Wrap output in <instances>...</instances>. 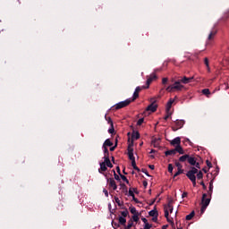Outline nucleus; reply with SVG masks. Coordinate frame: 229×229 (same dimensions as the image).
<instances>
[{
    "label": "nucleus",
    "instance_id": "1",
    "mask_svg": "<svg viewBox=\"0 0 229 229\" xmlns=\"http://www.w3.org/2000/svg\"><path fill=\"white\" fill-rule=\"evenodd\" d=\"M127 151H128L129 159L131 161V165L134 171H138V173H140V169L138 168L137 163L135 162V156H133V143H130L128 145Z\"/></svg>",
    "mask_w": 229,
    "mask_h": 229
},
{
    "label": "nucleus",
    "instance_id": "2",
    "mask_svg": "<svg viewBox=\"0 0 229 229\" xmlns=\"http://www.w3.org/2000/svg\"><path fill=\"white\" fill-rule=\"evenodd\" d=\"M182 89H185V86L180 83L179 81H176L166 88V92H182Z\"/></svg>",
    "mask_w": 229,
    "mask_h": 229
},
{
    "label": "nucleus",
    "instance_id": "3",
    "mask_svg": "<svg viewBox=\"0 0 229 229\" xmlns=\"http://www.w3.org/2000/svg\"><path fill=\"white\" fill-rule=\"evenodd\" d=\"M196 174H198V168L192 167L188 173L186 174L187 178L191 180L192 182L193 187H196Z\"/></svg>",
    "mask_w": 229,
    "mask_h": 229
},
{
    "label": "nucleus",
    "instance_id": "4",
    "mask_svg": "<svg viewBox=\"0 0 229 229\" xmlns=\"http://www.w3.org/2000/svg\"><path fill=\"white\" fill-rule=\"evenodd\" d=\"M211 198L212 197L207 198V193H204L202 195L200 214H205V210H207V207L210 205Z\"/></svg>",
    "mask_w": 229,
    "mask_h": 229
},
{
    "label": "nucleus",
    "instance_id": "5",
    "mask_svg": "<svg viewBox=\"0 0 229 229\" xmlns=\"http://www.w3.org/2000/svg\"><path fill=\"white\" fill-rule=\"evenodd\" d=\"M131 103V100L127 98L124 101H122V102H119L118 104H115L113 106V110H121V108H126V106H128Z\"/></svg>",
    "mask_w": 229,
    "mask_h": 229
},
{
    "label": "nucleus",
    "instance_id": "6",
    "mask_svg": "<svg viewBox=\"0 0 229 229\" xmlns=\"http://www.w3.org/2000/svg\"><path fill=\"white\" fill-rule=\"evenodd\" d=\"M173 200H169L167 205H165L164 210H165V217H167L169 214H173Z\"/></svg>",
    "mask_w": 229,
    "mask_h": 229
},
{
    "label": "nucleus",
    "instance_id": "7",
    "mask_svg": "<svg viewBox=\"0 0 229 229\" xmlns=\"http://www.w3.org/2000/svg\"><path fill=\"white\" fill-rule=\"evenodd\" d=\"M107 185L109 191H117V182H115V179L107 178Z\"/></svg>",
    "mask_w": 229,
    "mask_h": 229
},
{
    "label": "nucleus",
    "instance_id": "8",
    "mask_svg": "<svg viewBox=\"0 0 229 229\" xmlns=\"http://www.w3.org/2000/svg\"><path fill=\"white\" fill-rule=\"evenodd\" d=\"M188 163L190 164V165H195L197 169H200L198 158L189 156Z\"/></svg>",
    "mask_w": 229,
    "mask_h": 229
},
{
    "label": "nucleus",
    "instance_id": "9",
    "mask_svg": "<svg viewBox=\"0 0 229 229\" xmlns=\"http://www.w3.org/2000/svg\"><path fill=\"white\" fill-rule=\"evenodd\" d=\"M183 124H185V121L183 120H177L175 121V125L172 126L173 131H178L181 128H183Z\"/></svg>",
    "mask_w": 229,
    "mask_h": 229
},
{
    "label": "nucleus",
    "instance_id": "10",
    "mask_svg": "<svg viewBox=\"0 0 229 229\" xmlns=\"http://www.w3.org/2000/svg\"><path fill=\"white\" fill-rule=\"evenodd\" d=\"M157 78V73H151L147 77V89H149V85H151V83H153Z\"/></svg>",
    "mask_w": 229,
    "mask_h": 229
},
{
    "label": "nucleus",
    "instance_id": "11",
    "mask_svg": "<svg viewBox=\"0 0 229 229\" xmlns=\"http://www.w3.org/2000/svg\"><path fill=\"white\" fill-rule=\"evenodd\" d=\"M157 108H158V105L157 103L152 102L148 107L146 108L147 112H157Z\"/></svg>",
    "mask_w": 229,
    "mask_h": 229
},
{
    "label": "nucleus",
    "instance_id": "12",
    "mask_svg": "<svg viewBox=\"0 0 229 229\" xmlns=\"http://www.w3.org/2000/svg\"><path fill=\"white\" fill-rule=\"evenodd\" d=\"M192 80H194V77H182L181 80H178V81H180V83H183V85H187V83H191V81H192Z\"/></svg>",
    "mask_w": 229,
    "mask_h": 229
},
{
    "label": "nucleus",
    "instance_id": "13",
    "mask_svg": "<svg viewBox=\"0 0 229 229\" xmlns=\"http://www.w3.org/2000/svg\"><path fill=\"white\" fill-rule=\"evenodd\" d=\"M139 139H140V133H139V131L132 132L131 142V144L132 143V147H133V140H139Z\"/></svg>",
    "mask_w": 229,
    "mask_h": 229
},
{
    "label": "nucleus",
    "instance_id": "14",
    "mask_svg": "<svg viewBox=\"0 0 229 229\" xmlns=\"http://www.w3.org/2000/svg\"><path fill=\"white\" fill-rule=\"evenodd\" d=\"M180 144H182V140L180 137H177L171 141L172 146H180Z\"/></svg>",
    "mask_w": 229,
    "mask_h": 229
},
{
    "label": "nucleus",
    "instance_id": "15",
    "mask_svg": "<svg viewBox=\"0 0 229 229\" xmlns=\"http://www.w3.org/2000/svg\"><path fill=\"white\" fill-rule=\"evenodd\" d=\"M104 158H105L104 163L107 167H110V168L114 167V165H112V162H110V157L108 156H105Z\"/></svg>",
    "mask_w": 229,
    "mask_h": 229
},
{
    "label": "nucleus",
    "instance_id": "16",
    "mask_svg": "<svg viewBox=\"0 0 229 229\" xmlns=\"http://www.w3.org/2000/svg\"><path fill=\"white\" fill-rule=\"evenodd\" d=\"M214 191V181H210L209 182V190L208 191V195L209 198H212V192Z\"/></svg>",
    "mask_w": 229,
    "mask_h": 229
},
{
    "label": "nucleus",
    "instance_id": "17",
    "mask_svg": "<svg viewBox=\"0 0 229 229\" xmlns=\"http://www.w3.org/2000/svg\"><path fill=\"white\" fill-rule=\"evenodd\" d=\"M173 103H174V98H170L166 104V112H171V106H173Z\"/></svg>",
    "mask_w": 229,
    "mask_h": 229
},
{
    "label": "nucleus",
    "instance_id": "18",
    "mask_svg": "<svg viewBox=\"0 0 229 229\" xmlns=\"http://www.w3.org/2000/svg\"><path fill=\"white\" fill-rule=\"evenodd\" d=\"M118 223H119V225H121V226H126V217L119 216Z\"/></svg>",
    "mask_w": 229,
    "mask_h": 229
},
{
    "label": "nucleus",
    "instance_id": "19",
    "mask_svg": "<svg viewBox=\"0 0 229 229\" xmlns=\"http://www.w3.org/2000/svg\"><path fill=\"white\" fill-rule=\"evenodd\" d=\"M132 226H135V224H134L133 220L131 218L128 221L127 225H125L124 229H131Z\"/></svg>",
    "mask_w": 229,
    "mask_h": 229
},
{
    "label": "nucleus",
    "instance_id": "20",
    "mask_svg": "<svg viewBox=\"0 0 229 229\" xmlns=\"http://www.w3.org/2000/svg\"><path fill=\"white\" fill-rule=\"evenodd\" d=\"M175 153H179L180 155H183V153H185V151H183V148H182V146L177 145L174 148Z\"/></svg>",
    "mask_w": 229,
    "mask_h": 229
},
{
    "label": "nucleus",
    "instance_id": "21",
    "mask_svg": "<svg viewBox=\"0 0 229 229\" xmlns=\"http://www.w3.org/2000/svg\"><path fill=\"white\" fill-rule=\"evenodd\" d=\"M140 213H136V215H132V217L131 218L134 223H139L140 217Z\"/></svg>",
    "mask_w": 229,
    "mask_h": 229
},
{
    "label": "nucleus",
    "instance_id": "22",
    "mask_svg": "<svg viewBox=\"0 0 229 229\" xmlns=\"http://www.w3.org/2000/svg\"><path fill=\"white\" fill-rule=\"evenodd\" d=\"M106 146L110 148V147L114 146V142H112V140H110V139H107L105 140V142L103 144V148H105V147L106 148Z\"/></svg>",
    "mask_w": 229,
    "mask_h": 229
},
{
    "label": "nucleus",
    "instance_id": "23",
    "mask_svg": "<svg viewBox=\"0 0 229 229\" xmlns=\"http://www.w3.org/2000/svg\"><path fill=\"white\" fill-rule=\"evenodd\" d=\"M148 216H150V217H155L158 216V211L157 210V208H154L148 212Z\"/></svg>",
    "mask_w": 229,
    "mask_h": 229
},
{
    "label": "nucleus",
    "instance_id": "24",
    "mask_svg": "<svg viewBox=\"0 0 229 229\" xmlns=\"http://www.w3.org/2000/svg\"><path fill=\"white\" fill-rule=\"evenodd\" d=\"M114 201L118 205V207H124V202L120 200L119 197H114Z\"/></svg>",
    "mask_w": 229,
    "mask_h": 229
},
{
    "label": "nucleus",
    "instance_id": "25",
    "mask_svg": "<svg viewBox=\"0 0 229 229\" xmlns=\"http://www.w3.org/2000/svg\"><path fill=\"white\" fill-rule=\"evenodd\" d=\"M106 164H105L104 162L100 163V168H99V173H105V171H106Z\"/></svg>",
    "mask_w": 229,
    "mask_h": 229
},
{
    "label": "nucleus",
    "instance_id": "26",
    "mask_svg": "<svg viewBox=\"0 0 229 229\" xmlns=\"http://www.w3.org/2000/svg\"><path fill=\"white\" fill-rule=\"evenodd\" d=\"M217 35V30H212L208 35V40H214V37Z\"/></svg>",
    "mask_w": 229,
    "mask_h": 229
},
{
    "label": "nucleus",
    "instance_id": "27",
    "mask_svg": "<svg viewBox=\"0 0 229 229\" xmlns=\"http://www.w3.org/2000/svg\"><path fill=\"white\" fill-rule=\"evenodd\" d=\"M204 64L207 67L208 72H210V62L208 61V59L207 57L204 58Z\"/></svg>",
    "mask_w": 229,
    "mask_h": 229
},
{
    "label": "nucleus",
    "instance_id": "28",
    "mask_svg": "<svg viewBox=\"0 0 229 229\" xmlns=\"http://www.w3.org/2000/svg\"><path fill=\"white\" fill-rule=\"evenodd\" d=\"M186 160L189 161V154H185L179 157V162H185Z\"/></svg>",
    "mask_w": 229,
    "mask_h": 229
},
{
    "label": "nucleus",
    "instance_id": "29",
    "mask_svg": "<svg viewBox=\"0 0 229 229\" xmlns=\"http://www.w3.org/2000/svg\"><path fill=\"white\" fill-rule=\"evenodd\" d=\"M165 157H169L171 155H176V150L174 148L171 149V150H167L165 152Z\"/></svg>",
    "mask_w": 229,
    "mask_h": 229
},
{
    "label": "nucleus",
    "instance_id": "30",
    "mask_svg": "<svg viewBox=\"0 0 229 229\" xmlns=\"http://www.w3.org/2000/svg\"><path fill=\"white\" fill-rule=\"evenodd\" d=\"M129 210H130L131 214H132L133 216L140 214L139 211H137V208L135 207L129 208Z\"/></svg>",
    "mask_w": 229,
    "mask_h": 229
},
{
    "label": "nucleus",
    "instance_id": "31",
    "mask_svg": "<svg viewBox=\"0 0 229 229\" xmlns=\"http://www.w3.org/2000/svg\"><path fill=\"white\" fill-rule=\"evenodd\" d=\"M138 98H139V92L134 91L132 98L128 99H130L131 103H133V101H135V99H137Z\"/></svg>",
    "mask_w": 229,
    "mask_h": 229
},
{
    "label": "nucleus",
    "instance_id": "32",
    "mask_svg": "<svg viewBox=\"0 0 229 229\" xmlns=\"http://www.w3.org/2000/svg\"><path fill=\"white\" fill-rule=\"evenodd\" d=\"M135 188L131 189L130 188L129 189V196H131L132 198V199H135Z\"/></svg>",
    "mask_w": 229,
    "mask_h": 229
},
{
    "label": "nucleus",
    "instance_id": "33",
    "mask_svg": "<svg viewBox=\"0 0 229 229\" xmlns=\"http://www.w3.org/2000/svg\"><path fill=\"white\" fill-rule=\"evenodd\" d=\"M196 213L194 211H191V214L186 216V221H191V219H192V217H194Z\"/></svg>",
    "mask_w": 229,
    "mask_h": 229
},
{
    "label": "nucleus",
    "instance_id": "34",
    "mask_svg": "<svg viewBox=\"0 0 229 229\" xmlns=\"http://www.w3.org/2000/svg\"><path fill=\"white\" fill-rule=\"evenodd\" d=\"M151 146H153V148H158V146H160V144L158 143V140L155 139L151 141Z\"/></svg>",
    "mask_w": 229,
    "mask_h": 229
},
{
    "label": "nucleus",
    "instance_id": "35",
    "mask_svg": "<svg viewBox=\"0 0 229 229\" xmlns=\"http://www.w3.org/2000/svg\"><path fill=\"white\" fill-rule=\"evenodd\" d=\"M202 94L204 96H207V98H209V96H210V89H202Z\"/></svg>",
    "mask_w": 229,
    "mask_h": 229
},
{
    "label": "nucleus",
    "instance_id": "36",
    "mask_svg": "<svg viewBox=\"0 0 229 229\" xmlns=\"http://www.w3.org/2000/svg\"><path fill=\"white\" fill-rule=\"evenodd\" d=\"M129 214L128 209H124L123 211H121V217H128Z\"/></svg>",
    "mask_w": 229,
    "mask_h": 229
},
{
    "label": "nucleus",
    "instance_id": "37",
    "mask_svg": "<svg viewBox=\"0 0 229 229\" xmlns=\"http://www.w3.org/2000/svg\"><path fill=\"white\" fill-rule=\"evenodd\" d=\"M120 176H121L123 182H125V183H127V185H130V181L128 180L126 175L120 174Z\"/></svg>",
    "mask_w": 229,
    "mask_h": 229
},
{
    "label": "nucleus",
    "instance_id": "38",
    "mask_svg": "<svg viewBox=\"0 0 229 229\" xmlns=\"http://www.w3.org/2000/svg\"><path fill=\"white\" fill-rule=\"evenodd\" d=\"M165 218H166L167 223H170L172 225L173 228H174V221L173 220V218L169 217V216H167V217H165Z\"/></svg>",
    "mask_w": 229,
    "mask_h": 229
},
{
    "label": "nucleus",
    "instance_id": "39",
    "mask_svg": "<svg viewBox=\"0 0 229 229\" xmlns=\"http://www.w3.org/2000/svg\"><path fill=\"white\" fill-rule=\"evenodd\" d=\"M143 89H148V86H143V87L138 86V87L135 89V91L138 92V94H140V90H142Z\"/></svg>",
    "mask_w": 229,
    "mask_h": 229
},
{
    "label": "nucleus",
    "instance_id": "40",
    "mask_svg": "<svg viewBox=\"0 0 229 229\" xmlns=\"http://www.w3.org/2000/svg\"><path fill=\"white\" fill-rule=\"evenodd\" d=\"M197 179L202 180L203 179V172L199 171L197 173Z\"/></svg>",
    "mask_w": 229,
    "mask_h": 229
},
{
    "label": "nucleus",
    "instance_id": "41",
    "mask_svg": "<svg viewBox=\"0 0 229 229\" xmlns=\"http://www.w3.org/2000/svg\"><path fill=\"white\" fill-rule=\"evenodd\" d=\"M183 174V170H178L174 174V178H176V176H180V174Z\"/></svg>",
    "mask_w": 229,
    "mask_h": 229
},
{
    "label": "nucleus",
    "instance_id": "42",
    "mask_svg": "<svg viewBox=\"0 0 229 229\" xmlns=\"http://www.w3.org/2000/svg\"><path fill=\"white\" fill-rule=\"evenodd\" d=\"M151 228H153V225H151L149 223L145 224L144 229H151Z\"/></svg>",
    "mask_w": 229,
    "mask_h": 229
},
{
    "label": "nucleus",
    "instance_id": "43",
    "mask_svg": "<svg viewBox=\"0 0 229 229\" xmlns=\"http://www.w3.org/2000/svg\"><path fill=\"white\" fill-rule=\"evenodd\" d=\"M171 116V111H166V114L164 117L165 121H167V119H169Z\"/></svg>",
    "mask_w": 229,
    "mask_h": 229
},
{
    "label": "nucleus",
    "instance_id": "44",
    "mask_svg": "<svg viewBox=\"0 0 229 229\" xmlns=\"http://www.w3.org/2000/svg\"><path fill=\"white\" fill-rule=\"evenodd\" d=\"M115 132V129L114 128V124L111 125V128L108 130V133L114 134Z\"/></svg>",
    "mask_w": 229,
    "mask_h": 229
},
{
    "label": "nucleus",
    "instance_id": "45",
    "mask_svg": "<svg viewBox=\"0 0 229 229\" xmlns=\"http://www.w3.org/2000/svg\"><path fill=\"white\" fill-rule=\"evenodd\" d=\"M114 180H116L117 182H121V177L119 175H117L115 171H114Z\"/></svg>",
    "mask_w": 229,
    "mask_h": 229
},
{
    "label": "nucleus",
    "instance_id": "46",
    "mask_svg": "<svg viewBox=\"0 0 229 229\" xmlns=\"http://www.w3.org/2000/svg\"><path fill=\"white\" fill-rule=\"evenodd\" d=\"M175 165H176V167L178 168V170H182V167H183V166L181 165L180 162L175 161Z\"/></svg>",
    "mask_w": 229,
    "mask_h": 229
},
{
    "label": "nucleus",
    "instance_id": "47",
    "mask_svg": "<svg viewBox=\"0 0 229 229\" xmlns=\"http://www.w3.org/2000/svg\"><path fill=\"white\" fill-rule=\"evenodd\" d=\"M144 123V118H140L137 122L138 126H141V124Z\"/></svg>",
    "mask_w": 229,
    "mask_h": 229
},
{
    "label": "nucleus",
    "instance_id": "48",
    "mask_svg": "<svg viewBox=\"0 0 229 229\" xmlns=\"http://www.w3.org/2000/svg\"><path fill=\"white\" fill-rule=\"evenodd\" d=\"M105 157H108V148L103 147Z\"/></svg>",
    "mask_w": 229,
    "mask_h": 229
},
{
    "label": "nucleus",
    "instance_id": "49",
    "mask_svg": "<svg viewBox=\"0 0 229 229\" xmlns=\"http://www.w3.org/2000/svg\"><path fill=\"white\" fill-rule=\"evenodd\" d=\"M167 81H169L168 78L165 77V78L162 79V84L163 85H165L167 83Z\"/></svg>",
    "mask_w": 229,
    "mask_h": 229
},
{
    "label": "nucleus",
    "instance_id": "50",
    "mask_svg": "<svg viewBox=\"0 0 229 229\" xmlns=\"http://www.w3.org/2000/svg\"><path fill=\"white\" fill-rule=\"evenodd\" d=\"M168 173L173 174V165L172 164L168 165Z\"/></svg>",
    "mask_w": 229,
    "mask_h": 229
},
{
    "label": "nucleus",
    "instance_id": "51",
    "mask_svg": "<svg viewBox=\"0 0 229 229\" xmlns=\"http://www.w3.org/2000/svg\"><path fill=\"white\" fill-rule=\"evenodd\" d=\"M107 123H108V124H110V126L114 125V122L112 121V118H110V117H108Z\"/></svg>",
    "mask_w": 229,
    "mask_h": 229
},
{
    "label": "nucleus",
    "instance_id": "52",
    "mask_svg": "<svg viewBox=\"0 0 229 229\" xmlns=\"http://www.w3.org/2000/svg\"><path fill=\"white\" fill-rule=\"evenodd\" d=\"M152 221H153V223H157V221H158V216H152Z\"/></svg>",
    "mask_w": 229,
    "mask_h": 229
},
{
    "label": "nucleus",
    "instance_id": "53",
    "mask_svg": "<svg viewBox=\"0 0 229 229\" xmlns=\"http://www.w3.org/2000/svg\"><path fill=\"white\" fill-rule=\"evenodd\" d=\"M103 192H104L106 198H108V190L104 189V190H103Z\"/></svg>",
    "mask_w": 229,
    "mask_h": 229
},
{
    "label": "nucleus",
    "instance_id": "54",
    "mask_svg": "<svg viewBox=\"0 0 229 229\" xmlns=\"http://www.w3.org/2000/svg\"><path fill=\"white\" fill-rule=\"evenodd\" d=\"M115 148H117V141L115 142V145L114 147L110 148V151H115Z\"/></svg>",
    "mask_w": 229,
    "mask_h": 229
},
{
    "label": "nucleus",
    "instance_id": "55",
    "mask_svg": "<svg viewBox=\"0 0 229 229\" xmlns=\"http://www.w3.org/2000/svg\"><path fill=\"white\" fill-rule=\"evenodd\" d=\"M121 189L126 190V184L120 182Z\"/></svg>",
    "mask_w": 229,
    "mask_h": 229
},
{
    "label": "nucleus",
    "instance_id": "56",
    "mask_svg": "<svg viewBox=\"0 0 229 229\" xmlns=\"http://www.w3.org/2000/svg\"><path fill=\"white\" fill-rule=\"evenodd\" d=\"M187 196H189V193L187 191H184L182 194V198H187Z\"/></svg>",
    "mask_w": 229,
    "mask_h": 229
},
{
    "label": "nucleus",
    "instance_id": "57",
    "mask_svg": "<svg viewBox=\"0 0 229 229\" xmlns=\"http://www.w3.org/2000/svg\"><path fill=\"white\" fill-rule=\"evenodd\" d=\"M208 167H212V163L208 160L206 161Z\"/></svg>",
    "mask_w": 229,
    "mask_h": 229
},
{
    "label": "nucleus",
    "instance_id": "58",
    "mask_svg": "<svg viewBox=\"0 0 229 229\" xmlns=\"http://www.w3.org/2000/svg\"><path fill=\"white\" fill-rule=\"evenodd\" d=\"M200 185H202L204 191H207V185H205V182H200Z\"/></svg>",
    "mask_w": 229,
    "mask_h": 229
},
{
    "label": "nucleus",
    "instance_id": "59",
    "mask_svg": "<svg viewBox=\"0 0 229 229\" xmlns=\"http://www.w3.org/2000/svg\"><path fill=\"white\" fill-rule=\"evenodd\" d=\"M141 221L144 223V225L148 224V219L146 217H142Z\"/></svg>",
    "mask_w": 229,
    "mask_h": 229
},
{
    "label": "nucleus",
    "instance_id": "60",
    "mask_svg": "<svg viewBox=\"0 0 229 229\" xmlns=\"http://www.w3.org/2000/svg\"><path fill=\"white\" fill-rule=\"evenodd\" d=\"M167 228H169V225H163V226L161 227V229H167Z\"/></svg>",
    "mask_w": 229,
    "mask_h": 229
},
{
    "label": "nucleus",
    "instance_id": "61",
    "mask_svg": "<svg viewBox=\"0 0 229 229\" xmlns=\"http://www.w3.org/2000/svg\"><path fill=\"white\" fill-rule=\"evenodd\" d=\"M148 167H149V169H152V170L155 169V165H149Z\"/></svg>",
    "mask_w": 229,
    "mask_h": 229
},
{
    "label": "nucleus",
    "instance_id": "62",
    "mask_svg": "<svg viewBox=\"0 0 229 229\" xmlns=\"http://www.w3.org/2000/svg\"><path fill=\"white\" fill-rule=\"evenodd\" d=\"M116 170H117V173H118L119 174H121V168H119V166L116 167Z\"/></svg>",
    "mask_w": 229,
    "mask_h": 229
},
{
    "label": "nucleus",
    "instance_id": "63",
    "mask_svg": "<svg viewBox=\"0 0 229 229\" xmlns=\"http://www.w3.org/2000/svg\"><path fill=\"white\" fill-rule=\"evenodd\" d=\"M133 200L135 201V203H140V201H139V199H135V197H134Z\"/></svg>",
    "mask_w": 229,
    "mask_h": 229
},
{
    "label": "nucleus",
    "instance_id": "64",
    "mask_svg": "<svg viewBox=\"0 0 229 229\" xmlns=\"http://www.w3.org/2000/svg\"><path fill=\"white\" fill-rule=\"evenodd\" d=\"M152 153H157V150L151 149L150 152H149V154L152 155Z\"/></svg>",
    "mask_w": 229,
    "mask_h": 229
}]
</instances>
